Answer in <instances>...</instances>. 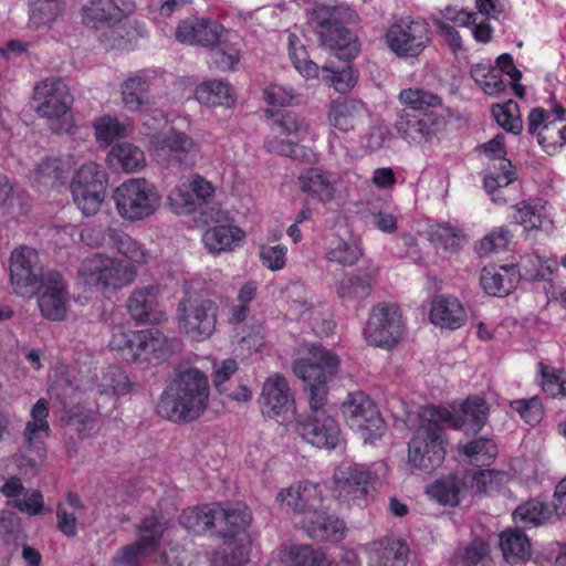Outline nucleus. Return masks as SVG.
<instances>
[{"label":"nucleus","mask_w":566,"mask_h":566,"mask_svg":"<svg viewBox=\"0 0 566 566\" xmlns=\"http://www.w3.org/2000/svg\"><path fill=\"white\" fill-rule=\"evenodd\" d=\"M134 33L127 23L120 22L106 27L101 33L98 42L105 51H125L130 49Z\"/></svg>","instance_id":"680f3d73"},{"label":"nucleus","mask_w":566,"mask_h":566,"mask_svg":"<svg viewBox=\"0 0 566 566\" xmlns=\"http://www.w3.org/2000/svg\"><path fill=\"white\" fill-rule=\"evenodd\" d=\"M75 164L76 160L71 154L45 158L36 165L31 178L38 186L53 188L63 184Z\"/></svg>","instance_id":"4c0bfd02"},{"label":"nucleus","mask_w":566,"mask_h":566,"mask_svg":"<svg viewBox=\"0 0 566 566\" xmlns=\"http://www.w3.org/2000/svg\"><path fill=\"white\" fill-rule=\"evenodd\" d=\"M499 547L503 559L510 565L524 563L532 556L531 541L518 528H507L500 533Z\"/></svg>","instance_id":"37998d69"},{"label":"nucleus","mask_w":566,"mask_h":566,"mask_svg":"<svg viewBox=\"0 0 566 566\" xmlns=\"http://www.w3.org/2000/svg\"><path fill=\"white\" fill-rule=\"evenodd\" d=\"M77 277L80 284L88 290L115 291L132 284L136 270L116 256L95 252L81 261Z\"/></svg>","instance_id":"0eeeda50"},{"label":"nucleus","mask_w":566,"mask_h":566,"mask_svg":"<svg viewBox=\"0 0 566 566\" xmlns=\"http://www.w3.org/2000/svg\"><path fill=\"white\" fill-rule=\"evenodd\" d=\"M259 406L264 417L279 423H286L294 417L295 398L283 376L273 374L266 378L259 397Z\"/></svg>","instance_id":"a211bd4d"},{"label":"nucleus","mask_w":566,"mask_h":566,"mask_svg":"<svg viewBox=\"0 0 566 566\" xmlns=\"http://www.w3.org/2000/svg\"><path fill=\"white\" fill-rule=\"evenodd\" d=\"M223 27L208 19L188 18L176 29V39L185 44L210 46L221 36Z\"/></svg>","instance_id":"473e14b6"},{"label":"nucleus","mask_w":566,"mask_h":566,"mask_svg":"<svg viewBox=\"0 0 566 566\" xmlns=\"http://www.w3.org/2000/svg\"><path fill=\"white\" fill-rule=\"evenodd\" d=\"M398 98L406 106L402 111L429 113L442 106L441 97L422 88H405L400 91Z\"/></svg>","instance_id":"4d7b16f0"},{"label":"nucleus","mask_w":566,"mask_h":566,"mask_svg":"<svg viewBox=\"0 0 566 566\" xmlns=\"http://www.w3.org/2000/svg\"><path fill=\"white\" fill-rule=\"evenodd\" d=\"M448 413L433 405L422 407L418 422L408 442L407 464L411 471L430 473L439 468L447 454L444 427L441 419Z\"/></svg>","instance_id":"f03ea898"},{"label":"nucleus","mask_w":566,"mask_h":566,"mask_svg":"<svg viewBox=\"0 0 566 566\" xmlns=\"http://www.w3.org/2000/svg\"><path fill=\"white\" fill-rule=\"evenodd\" d=\"M471 76L475 83L489 95H497L505 88V84L497 70L485 65L475 64L471 69Z\"/></svg>","instance_id":"338daca9"},{"label":"nucleus","mask_w":566,"mask_h":566,"mask_svg":"<svg viewBox=\"0 0 566 566\" xmlns=\"http://www.w3.org/2000/svg\"><path fill=\"white\" fill-rule=\"evenodd\" d=\"M527 132L536 138L546 154H558L566 145L564 109L558 107L554 113L543 108L532 109L527 116Z\"/></svg>","instance_id":"4468645a"},{"label":"nucleus","mask_w":566,"mask_h":566,"mask_svg":"<svg viewBox=\"0 0 566 566\" xmlns=\"http://www.w3.org/2000/svg\"><path fill=\"white\" fill-rule=\"evenodd\" d=\"M107 164L126 174L140 171L146 167L144 150L128 142L114 145L107 154Z\"/></svg>","instance_id":"c03bdc74"},{"label":"nucleus","mask_w":566,"mask_h":566,"mask_svg":"<svg viewBox=\"0 0 566 566\" xmlns=\"http://www.w3.org/2000/svg\"><path fill=\"white\" fill-rule=\"evenodd\" d=\"M72 103L70 90L61 78L42 80L33 88L31 105L55 134L70 133L74 127Z\"/></svg>","instance_id":"39448f33"},{"label":"nucleus","mask_w":566,"mask_h":566,"mask_svg":"<svg viewBox=\"0 0 566 566\" xmlns=\"http://www.w3.org/2000/svg\"><path fill=\"white\" fill-rule=\"evenodd\" d=\"M357 73L349 65L343 70H334L327 64L322 67V81L334 87L338 93L352 91L357 83Z\"/></svg>","instance_id":"774afa93"},{"label":"nucleus","mask_w":566,"mask_h":566,"mask_svg":"<svg viewBox=\"0 0 566 566\" xmlns=\"http://www.w3.org/2000/svg\"><path fill=\"white\" fill-rule=\"evenodd\" d=\"M319 41L338 59L352 60L359 52L356 36L342 24L336 25L329 33L323 31V38Z\"/></svg>","instance_id":"49530a36"},{"label":"nucleus","mask_w":566,"mask_h":566,"mask_svg":"<svg viewBox=\"0 0 566 566\" xmlns=\"http://www.w3.org/2000/svg\"><path fill=\"white\" fill-rule=\"evenodd\" d=\"M160 289L148 285L136 289L127 301V308L132 317L139 323L159 324L166 319V313L159 304Z\"/></svg>","instance_id":"c85d7f7f"},{"label":"nucleus","mask_w":566,"mask_h":566,"mask_svg":"<svg viewBox=\"0 0 566 566\" xmlns=\"http://www.w3.org/2000/svg\"><path fill=\"white\" fill-rule=\"evenodd\" d=\"M300 357L293 364L295 375L306 384L310 412L325 410L327 382L336 376L339 358L331 350L317 344H304Z\"/></svg>","instance_id":"20e7f679"},{"label":"nucleus","mask_w":566,"mask_h":566,"mask_svg":"<svg viewBox=\"0 0 566 566\" xmlns=\"http://www.w3.org/2000/svg\"><path fill=\"white\" fill-rule=\"evenodd\" d=\"M492 114L503 129L518 135L523 129V122L517 103L509 101L504 104L493 106Z\"/></svg>","instance_id":"69168bd1"},{"label":"nucleus","mask_w":566,"mask_h":566,"mask_svg":"<svg viewBox=\"0 0 566 566\" xmlns=\"http://www.w3.org/2000/svg\"><path fill=\"white\" fill-rule=\"evenodd\" d=\"M374 478L366 465H342L333 474L332 494L340 506L363 507L367 504L368 485Z\"/></svg>","instance_id":"ddd939ff"},{"label":"nucleus","mask_w":566,"mask_h":566,"mask_svg":"<svg viewBox=\"0 0 566 566\" xmlns=\"http://www.w3.org/2000/svg\"><path fill=\"white\" fill-rule=\"evenodd\" d=\"M198 143L184 132L171 128L166 133L154 134L148 142V150L157 158L182 164L198 150Z\"/></svg>","instance_id":"393cba45"},{"label":"nucleus","mask_w":566,"mask_h":566,"mask_svg":"<svg viewBox=\"0 0 566 566\" xmlns=\"http://www.w3.org/2000/svg\"><path fill=\"white\" fill-rule=\"evenodd\" d=\"M118 217L130 223L145 221L155 216L163 203L157 186L146 178L124 180L112 193Z\"/></svg>","instance_id":"423d86ee"},{"label":"nucleus","mask_w":566,"mask_h":566,"mask_svg":"<svg viewBox=\"0 0 566 566\" xmlns=\"http://www.w3.org/2000/svg\"><path fill=\"white\" fill-rule=\"evenodd\" d=\"M223 545V551L229 554L221 557L218 554H212L211 557H208L211 566H240L249 560L250 539L248 535L224 538Z\"/></svg>","instance_id":"3c124183"},{"label":"nucleus","mask_w":566,"mask_h":566,"mask_svg":"<svg viewBox=\"0 0 566 566\" xmlns=\"http://www.w3.org/2000/svg\"><path fill=\"white\" fill-rule=\"evenodd\" d=\"M290 311L292 315L300 322L307 324L317 335L327 334L333 328V322L327 318L325 305L313 297L293 301Z\"/></svg>","instance_id":"a19ab883"},{"label":"nucleus","mask_w":566,"mask_h":566,"mask_svg":"<svg viewBox=\"0 0 566 566\" xmlns=\"http://www.w3.org/2000/svg\"><path fill=\"white\" fill-rule=\"evenodd\" d=\"M63 10V0H34L30 6L29 23L33 29L51 27Z\"/></svg>","instance_id":"13d9d810"},{"label":"nucleus","mask_w":566,"mask_h":566,"mask_svg":"<svg viewBox=\"0 0 566 566\" xmlns=\"http://www.w3.org/2000/svg\"><path fill=\"white\" fill-rule=\"evenodd\" d=\"M168 530V523L159 516L151 515L143 520L138 526V539L122 549L112 558L113 566H140L142 562L153 553L164 533Z\"/></svg>","instance_id":"f3484780"},{"label":"nucleus","mask_w":566,"mask_h":566,"mask_svg":"<svg viewBox=\"0 0 566 566\" xmlns=\"http://www.w3.org/2000/svg\"><path fill=\"white\" fill-rule=\"evenodd\" d=\"M209 51L211 63L220 71H232L241 60L242 39L235 32L223 28L220 39Z\"/></svg>","instance_id":"ea45409f"},{"label":"nucleus","mask_w":566,"mask_h":566,"mask_svg":"<svg viewBox=\"0 0 566 566\" xmlns=\"http://www.w3.org/2000/svg\"><path fill=\"white\" fill-rule=\"evenodd\" d=\"M195 96L197 101L207 106L230 107L235 103L233 88L228 82L221 80H210L196 87Z\"/></svg>","instance_id":"8fccbe9b"},{"label":"nucleus","mask_w":566,"mask_h":566,"mask_svg":"<svg viewBox=\"0 0 566 566\" xmlns=\"http://www.w3.org/2000/svg\"><path fill=\"white\" fill-rule=\"evenodd\" d=\"M157 71L140 70L128 75L119 86L123 107L130 113L146 112L151 106L149 95L157 80Z\"/></svg>","instance_id":"a878e982"},{"label":"nucleus","mask_w":566,"mask_h":566,"mask_svg":"<svg viewBox=\"0 0 566 566\" xmlns=\"http://www.w3.org/2000/svg\"><path fill=\"white\" fill-rule=\"evenodd\" d=\"M521 274L515 265H489L480 276L482 289L489 295L505 296L518 284Z\"/></svg>","instance_id":"e433bc0d"},{"label":"nucleus","mask_w":566,"mask_h":566,"mask_svg":"<svg viewBox=\"0 0 566 566\" xmlns=\"http://www.w3.org/2000/svg\"><path fill=\"white\" fill-rule=\"evenodd\" d=\"M403 322L396 304L382 303L375 306L364 331L366 340L374 346L391 348L402 336Z\"/></svg>","instance_id":"dca6fc26"},{"label":"nucleus","mask_w":566,"mask_h":566,"mask_svg":"<svg viewBox=\"0 0 566 566\" xmlns=\"http://www.w3.org/2000/svg\"><path fill=\"white\" fill-rule=\"evenodd\" d=\"M287 48L290 59L296 71L305 78H317L318 65L308 59L307 51L295 33H289Z\"/></svg>","instance_id":"e2e57ef3"},{"label":"nucleus","mask_w":566,"mask_h":566,"mask_svg":"<svg viewBox=\"0 0 566 566\" xmlns=\"http://www.w3.org/2000/svg\"><path fill=\"white\" fill-rule=\"evenodd\" d=\"M302 523L307 535L316 541L338 542L345 534L344 522L322 509L313 512V515L303 517Z\"/></svg>","instance_id":"79ce46f5"},{"label":"nucleus","mask_w":566,"mask_h":566,"mask_svg":"<svg viewBox=\"0 0 566 566\" xmlns=\"http://www.w3.org/2000/svg\"><path fill=\"white\" fill-rule=\"evenodd\" d=\"M33 291L38 294V307L44 318L52 322L65 319L71 297L66 282L60 273L45 271L41 284Z\"/></svg>","instance_id":"4be33fe9"},{"label":"nucleus","mask_w":566,"mask_h":566,"mask_svg":"<svg viewBox=\"0 0 566 566\" xmlns=\"http://www.w3.org/2000/svg\"><path fill=\"white\" fill-rule=\"evenodd\" d=\"M108 346L128 363L159 360L171 350V342L158 329L134 331L122 326L114 328Z\"/></svg>","instance_id":"6e6552de"},{"label":"nucleus","mask_w":566,"mask_h":566,"mask_svg":"<svg viewBox=\"0 0 566 566\" xmlns=\"http://www.w3.org/2000/svg\"><path fill=\"white\" fill-rule=\"evenodd\" d=\"M217 313L218 305L214 301L200 295L187 296L177 308L179 331L193 340H205L216 329Z\"/></svg>","instance_id":"9d476101"},{"label":"nucleus","mask_w":566,"mask_h":566,"mask_svg":"<svg viewBox=\"0 0 566 566\" xmlns=\"http://www.w3.org/2000/svg\"><path fill=\"white\" fill-rule=\"evenodd\" d=\"M126 15L117 0H88L81 8V21L93 29L120 23Z\"/></svg>","instance_id":"72a5a7b5"},{"label":"nucleus","mask_w":566,"mask_h":566,"mask_svg":"<svg viewBox=\"0 0 566 566\" xmlns=\"http://www.w3.org/2000/svg\"><path fill=\"white\" fill-rule=\"evenodd\" d=\"M463 489L464 482L455 475H450L429 484L426 492L441 505L455 506L460 503Z\"/></svg>","instance_id":"5fc2aeb1"},{"label":"nucleus","mask_w":566,"mask_h":566,"mask_svg":"<svg viewBox=\"0 0 566 566\" xmlns=\"http://www.w3.org/2000/svg\"><path fill=\"white\" fill-rule=\"evenodd\" d=\"M108 174L96 161L81 165L70 181V192L73 203L84 217L96 216L107 195Z\"/></svg>","instance_id":"1a4fd4ad"},{"label":"nucleus","mask_w":566,"mask_h":566,"mask_svg":"<svg viewBox=\"0 0 566 566\" xmlns=\"http://www.w3.org/2000/svg\"><path fill=\"white\" fill-rule=\"evenodd\" d=\"M276 501L304 517L313 515V512L323 507L319 485L308 481L296 482L281 489L276 495Z\"/></svg>","instance_id":"bb28decb"},{"label":"nucleus","mask_w":566,"mask_h":566,"mask_svg":"<svg viewBox=\"0 0 566 566\" xmlns=\"http://www.w3.org/2000/svg\"><path fill=\"white\" fill-rule=\"evenodd\" d=\"M513 221L526 231L543 230L551 232L554 230L552 207L545 200H524L513 206Z\"/></svg>","instance_id":"7c9ffc66"},{"label":"nucleus","mask_w":566,"mask_h":566,"mask_svg":"<svg viewBox=\"0 0 566 566\" xmlns=\"http://www.w3.org/2000/svg\"><path fill=\"white\" fill-rule=\"evenodd\" d=\"M355 12L349 7L343 6H315L311 21L315 24V30L319 39L323 38V31L332 32L336 25L353 20Z\"/></svg>","instance_id":"a18cd8bd"},{"label":"nucleus","mask_w":566,"mask_h":566,"mask_svg":"<svg viewBox=\"0 0 566 566\" xmlns=\"http://www.w3.org/2000/svg\"><path fill=\"white\" fill-rule=\"evenodd\" d=\"M429 319L436 326L458 329L467 322V311L457 297L438 295L431 301Z\"/></svg>","instance_id":"c9c22d12"},{"label":"nucleus","mask_w":566,"mask_h":566,"mask_svg":"<svg viewBox=\"0 0 566 566\" xmlns=\"http://www.w3.org/2000/svg\"><path fill=\"white\" fill-rule=\"evenodd\" d=\"M432 30L423 19H400L389 25L385 42L398 57H417L431 43Z\"/></svg>","instance_id":"f8f14e48"},{"label":"nucleus","mask_w":566,"mask_h":566,"mask_svg":"<svg viewBox=\"0 0 566 566\" xmlns=\"http://www.w3.org/2000/svg\"><path fill=\"white\" fill-rule=\"evenodd\" d=\"M94 135L97 144L106 148L115 139L125 138L133 132L130 120H119L116 116L103 115L93 120Z\"/></svg>","instance_id":"de8ad7c7"},{"label":"nucleus","mask_w":566,"mask_h":566,"mask_svg":"<svg viewBox=\"0 0 566 566\" xmlns=\"http://www.w3.org/2000/svg\"><path fill=\"white\" fill-rule=\"evenodd\" d=\"M342 413L365 443H375L386 431V423L373 400L363 391L348 394L342 405Z\"/></svg>","instance_id":"9b49d317"},{"label":"nucleus","mask_w":566,"mask_h":566,"mask_svg":"<svg viewBox=\"0 0 566 566\" xmlns=\"http://www.w3.org/2000/svg\"><path fill=\"white\" fill-rule=\"evenodd\" d=\"M370 566H400L408 556V546L400 538L387 536L366 547Z\"/></svg>","instance_id":"58836bf2"},{"label":"nucleus","mask_w":566,"mask_h":566,"mask_svg":"<svg viewBox=\"0 0 566 566\" xmlns=\"http://www.w3.org/2000/svg\"><path fill=\"white\" fill-rule=\"evenodd\" d=\"M49 412V401L44 398H40L32 406L30 410V420L27 421L23 431L27 448H33L39 459L45 457V450L42 447V442L50 436V424L48 421Z\"/></svg>","instance_id":"f704fd0d"},{"label":"nucleus","mask_w":566,"mask_h":566,"mask_svg":"<svg viewBox=\"0 0 566 566\" xmlns=\"http://www.w3.org/2000/svg\"><path fill=\"white\" fill-rule=\"evenodd\" d=\"M180 523L185 528L195 534L216 530V504H206L184 510Z\"/></svg>","instance_id":"603ef678"},{"label":"nucleus","mask_w":566,"mask_h":566,"mask_svg":"<svg viewBox=\"0 0 566 566\" xmlns=\"http://www.w3.org/2000/svg\"><path fill=\"white\" fill-rule=\"evenodd\" d=\"M367 119V109L357 99H335L329 103L327 111L328 124L343 133L356 130Z\"/></svg>","instance_id":"2f4dec72"},{"label":"nucleus","mask_w":566,"mask_h":566,"mask_svg":"<svg viewBox=\"0 0 566 566\" xmlns=\"http://www.w3.org/2000/svg\"><path fill=\"white\" fill-rule=\"evenodd\" d=\"M273 136H269L264 146L269 153L277 154L298 160L314 164L318 155L312 146L318 139V133L311 122L295 112H286L273 122Z\"/></svg>","instance_id":"7ed1b4c3"},{"label":"nucleus","mask_w":566,"mask_h":566,"mask_svg":"<svg viewBox=\"0 0 566 566\" xmlns=\"http://www.w3.org/2000/svg\"><path fill=\"white\" fill-rule=\"evenodd\" d=\"M458 450L473 465H488L497 455L496 444L485 438H480L469 443H459Z\"/></svg>","instance_id":"052dcab7"},{"label":"nucleus","mask_w":566,"mask_h":566,"mask_svg":"<svg viewBox=\"0 0 566 566\" xmlns=\"http://www.w3.org/2000/svg\"><path fill=\"white\" fill-rule=\"evenodd\" d=\"M361 242L358 239L348 240L335 238L331 241L326 252V259L344 266H352L363 256Z\"/></svg>","instance_id":"864d4df0"},{"label":"nucleus","mask_w":566,"mask_h":566,"mask_svg":"<svg viewBox=\"0 0 566 566\" xmlns=\"http://www.w3.org/2000/svg\"><path fill=\"white\" fill-rule=\"evenodd\" d=\"M210 220L212 224L203 231L201 237V242L209 253L213 255L229 253L243 243L247 237L245 231L227 212L211 209Z\"/></svg>","instance_id":"6ab92c4d"},{"label":"nucleus","mask_w":566,"mask_h":566,"mask_svg":"<svg viewBox=\"0 0 566 566\" xmlns=\"http://www.w3.org/2000/svg\"><path fill=\"white\" fill-rule=\"evenodd\" d=\"M252 514L248 506L238 503H216V532L222 538L244 536Z\"/></svg>","instance_id":"c756f323"},{"label":"nucleus","mask_w":566,"mask_h":566,"mask_svg":"<svg viewBox=\"0 0 566 566\" xmlns=\"http://www.w3.org/2000/svg\"><path fill=\"white\" fill-rule=\"evenodd\" d=\"M210 385L206 374L198 368L178 373L161 394L157 412L174 422L197 420L208 408Z\"/></svg>","instance_id":"f257e3e1"},{"label":"nucleus","mask_w":566,"mask_h":566,"mask_svg":"<svg viewBox=\"0 0 566 566\" xmlns=\"http://www.w3.org/2000/svg\"><path fill=\"white\" fill-rule=\"evenodd\" d=\"M295 432L318 449H335L340 441V427L326 410H316L295 420Z\"/></svg>","instance_id":"aec40b11"},{"label":"nucleus","mask_w":566,"mask_h":566,"mask_svg":"<svg viewBox=\"0 0 566 566\" xmlns=\"http://www.w3.org/2000/svg\"><path fill=\"white\" fill-rule=\"evenodd\" d=\"M297 181L302 192L324 205L337 197L339 177L333 171L319 167L307 168L300 174Z\"/></svg>","instance_id":"cd10ccee"},{"label":"nucleus","mask_w":566,"mask_h":566,"mask_svg":"<svg viewBox=\"0 0 566 566\" xmlns=\"http://www.w3.org/2000/svg\"><path fill=\"white\" fill-rule=\"evenodd\" d=\"M214 195V185L201 175L195 174L169 191L167 207L177 216H190L208 205Z\"/></svg>","instance_id":"2eb2a0df"},{"label":"nucleus","mask_w":566,"mask_h":566,"mask_svg":"<svg viewBox=\"0 0 566 566\" xmlns=\"http://www.w3.org/2000/svg\"><path fill=\"white\" fill-rule=\"evenodd\" d=\"M108 231L112 248L130 263L145 265L149 262L150 252L142 242L118 229H109Z\"/></svg>","instance_id":"09e8293b"},{"label":"nucleus","mask_w":566,"mask_h":566,"mask_svg":"<svg viewBox=\"0 0 566 566\" xmlns=\"http://www.w3.org/2000/svg\"><path fill=\"white\" fill-rule=\"evenodd\" d=\"M437 410L444 411L448 417L441 419L442 426L465 433H475L482 429L488 417V406L483 398H468L464 402H452L449 407L434 406Z\"/></svg>","instance_id":"5701e85b"},{"label":"nucleus","mask_w":566,"mask_h":566,"mask_svg":"<svg viewBox=\"0 0 566 566\" xmlns=\"http://www.w3.org/2000/svg\"><path fill=\"white\" fill-rule=\"evenodd\" d=\"M444 125V116L439 111L416 113L401 111L395 123L399 136L410 145L430 143Z\"/></svg>","instance_id":"412c9836"},{"label":"nucleus","mask_w":566,"mask_h":566,"mask_svg":"<svg viewBox=\"0 0 566 566\" xmlns=\"http://www.w3.org/2000/svg\"><path fill=\"white\" fill-rule=\"evenodd\" d=\"M551 514L547 503L532 499L520 504L514 510L512 517L515 524L532 527L544 524L551 517Z\"/></svg>","instance_id":"6e6d98bb"},{"label":"nucleus","mask_w":566,"mask_h":566,"mask_svg":"<svg viewBox=\"0 0 566 566\" xmlns=\"http://www.w3.org/2000/svg\"><path fill=\"white\" fill-rule=\"evenodd\" d=\"M284 562L290 566H333L321 549L310 545H292L284 548Z\"/></svg>","instance_id":"bf43d9fd"},{"label":"nucleus","mask_w":566,"mask_h":566,"mask_svg":"<svg viewBox=\"0 0 566 566\" xmlns=\"http://www.w3.org/2000/svg\"><path fill=\"white\" fill-rule=\"evenodd\" d=\"M429 235L437 248L448 251H458L467 242V235L462 230L447 223L432 227Z\"/></svg>","instance_id":"0e129e2a"},{"label":"nucleus","mask_w":566,"mask_h":566,"mask_svg":"<svg viewBox=\"0 0 566 566\" xmlns=\"http://www.w3.org/2000/svg\"><path fill=\"white\" fill-rule=\"evenodd\" d=\"M45 272L34 249L20 247L12 251L10 256V279L17 293L24 294V290H34L41 284Z\"/></svg>","instance_id":"b1692460"}]
</instances>
